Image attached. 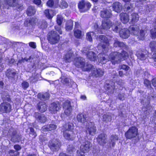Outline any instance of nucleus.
I'll return each mask as SVG.
<instances>
[{
  "label": "nucleus",
  "mask_w": 156,
  "mask_h": 156,
  "mask_svg": "<svg viewBox=\"0 0 156 156\" xmlns=\"http://www.w3.org/2000/svg\"><path fill=\"white\" fill-rule=\"evenodd\" d=\"M74 64L83 71L90 72L94 68L93 65L88 62L86 63L85 59L80 57H76L74 59Z\"/></svg>",
  "instance_id": "1"
},
{
  "label": "nucleus",
  "mask_w": 156,
  "mask_h": 156,
  "mask_svg": "<svg viewBox=\"0 0 156 156\" xmlns=\"http://www.w3.org/2000/svg\"><path fill=\"white\" fill-rule=\"evenodd\" d=\"M138 135V129L134 126L130 127L125 133V136L127 140L135 138Z\"/></svg>",
  "instance_id": "2"
},
{
  "label": "nucleus",
  "mask_w": 156,
  "mask_h": 156,
  "mask_svg": "<svg viewBox=\"0 0 156 156\" xmlns=\"http://www.w3.org/2000/svg\"><path fill=\"white\" fill-rule=\"evenodd\" d=\"M60 39V36L56 31L51 30L48 33L47 39L51 44H54L58 43Z\"/></svg>",
  "instance_id": "3"
},
{
  "label": "nucleus",
  "mask_w": 156,
  "mask_h": 156,
  "mask_svg": "<svg viewBox=\"0 0 156 156\" xmlns=\"http://www.w3.org/2000/svg\"><path fill=\"white\" fill-rule=\"evenodd\" d=\"M91 4L88 1L86 2L85 0H81L78 4V7L81 12H85L90 9Z\"/></svg>",
  "instance_id": "4"
},
{
  "label": "nucleus",
  "mask_w": 156,
  "mask_h": 156,
  "mask_svg": "<svg viewBox=\"0 0 156 156\" xmlns=\"http://www.w3.org/2000/svg\"><path fill=\"white\" fill-rule=\"evenodd\" d=\"M12 110L11 105L6 101H3L0 104V112L2 113H9Z\"/></svg>",
  "instance_id": "5"
},
{
  "label": "nucleus",
  "mask_w": 156,
  "mask_h": 156,
  "mask_svg": "<svg viewBox=\"0 0 156 156\" xmlns=\"http://www.w3.org/2000/svg\"><path fill=\"white\" fill-rule=\"evenodd\" d=\"M99 38L101 41L100 44L103 51H107L109 46V41L108 38L104 35H100Z\"/></svg>",
  "instance_id": "6"
},
{
  "label": "nucleus",
  "mask_w": 156,
  "mask_h": 156,
  "mask_svg": "<svg viewBox=\"0 0 156 156\" xmlns=\"http://www.w3.org/2000/svg\"><path fill=\"white\" fill-rule=\"evenodd\" d=\"M61 146V142L57 140L54 141L50 140L48 144V146L51 151L54 152L58 151Z\"/></svg>",
  "instance_id": "7"
},
{
  "label": "nucleus",
  "mask_w": 156,
  "mask_h": 156,
  "mask_svg": "<svg viewBox=\"0 0 156 156\" xmlns=\"http://www.w3.org/2000/svg\"><path fill=\"white\" fill-rule=\"evenodd\" d=\"M119 52L115 51L111 52L108 56V61H110L112 64L115 65L120 61L119 58Z\"/></svg>",
  "instance_id": "8"
},
{
  "label": "nucleus",
  "mask_w": 156,
  "mask_h": 156,
  "mask_svg": "<svg viewBox=\"0 0 156 156\" xmlns=\"http://www.w3.org/2000/svg\"><path fill=\"white\" fill-rule=\"evenodd\" d=\"M92 146L91 142L88 140H86L83 142L80 147V150L81 151L88 153L90 150Z\"/></svg>",
  "instance_id": "9"
},
{
  "label": "nucleus",
  "mask_w": 156,
  "mask_h": 156,
  "mask_svg": "<svg viewBox=\"0 0 156 156\" xmlns=\"http://www.w3.org/2000/svg\"><path fill=\"white\" fill-rule=\"evenodd\" d=\"M60 108V104L58 102H54L51 103L49 108V110L51 113L55 114Z\"/></svg>",
  "instance_id": "10"
},
{
  "label": "nucleus",
  "mask_w": 156,
  "mask_h": 156,
  "mask_svg": "<svg viewBox=\"0 0 156 156\" xmlns=\"http://www.w3.org/2000/svg\"><path fill=\"white\" fill-rule=\"evenodd\" d=\"M62 106L64 110L65 114L67 115H69L72 111L70 101L68 100L65 101L63 104Z\"/></svg>",
  "instance_id": "11"
},
{
  "label": "nucleus",
  "mask_w": 156,
  "mask_h": 156,
  "mask_svg": "<svg viewBox=\"0 0 156 156\" xmlns=\"http://www.w3.org/2000/svg\"><path fill=\"white\" fill-rule=\"evenodd\" d=\"M92 124L90 126H86L85 128V132L87 134H89L92 136L94 135L97 132V129L94 123H91Z\"/></svg>",
  "instance_id": "12"
},
{
  "label": "nucleus",
  "mask_w": 156,
  "mask_h": 156,
  "mask_svg": "<svg viewBox=\"0 0 156 156\" xmlns=\"http://www.w3.org/2000/svg\"><path fill=\"white\" fill-rule=\"evenodd\" d=\"M107 136L103 133L100 134L96 138L98 143L101 145L104 146L107 143Z\"/></svg>",
  "instance_id": "13"
},
{
  "label": "nucleus",
  "mask_w": 156,
  "mask_h": 156,
  "mask_svg": "<svg viewBox=\"0 0 156 156\" xmlns=\"http://www.w3.org/2000/svg\"><path fill=\"white\" fill-rule=\"evenodd\" d=\"M17 73L15 70L13 69H8L5 72V75L9 80H14Z\"/></svg>",
  "instance_id": "14"
},
{
  "label": "nucleus",
  "mask_w": 156,
  "mask_h": 156,
  "mask_svg": "<svg viewBox=\"0 0 156 156\" xmlns=\"http://www.w3.org/2000/svg\"><path fill=\"white\" fill-rule=\"evenodd\" d=\"M75 126L73 123L70 122H66L62 126V130H66L73 132L75 129Z\"/></svg>",
  "instance_id": "15"
},
{
  "label": "nucleus",
  "mask_w": 156,
  "mask_h": 156,
  "mask_svg": "<svg viewBox=\"0 0 156 156\" xmlns=\"http://www.w3.org/2000/svg\"><path fill=\"white\" fill-rule=\"evenodd\" d=\"M37 21L36 18L32 17L27 18L24 21V25L26 27H28L30 25L32 26H34Z\"/></svg>",
  "instance_id": "16"
},
{
  "label": "nucleus",
  "mask_w": 156,
  "mask_h": 156,
  "mask_svg": "<svg viewBox=\"0 0 156 156\" xmlns=\"http://www.w3.org/2000/svg\"><path fill=\"white\" fill-rule=\"evenodd\" d=\"M70 131H67L66 130H62L63 133V136L65 138L68 140H73L75 136V133L73 132H72L71 133H69Z\"/></svg>",
  "instance_id": "17"
},
{
  "label": "nucleus",
  "mask_w": 156,
  "mask_h": 156,
  "mask_svg": "<svg viewBox=\"0 0 156 156\" xmlns=\"http://www.w3.org/2000/svg\"><path fill=\"white\" fill-rule=\"evenodd\" d=\"M105 90L107 91L108 95L113 94L115 89V86L114 85H110L109 83H106L104 85Z\"/></svg>",
  "instance_id": "18"
},
{
  "label": "nucleus",
  "mask_w": 156,
  "mask_h": 156,
  "mask_svg": "<svg viewBox=\"0 0 156 156\" xmlns=\"http://www.w3.org/2000/svg\"><path fill=\"white\" fill-rule=\"evenodd\" d=\"M100 16L103 18L108 19L112 16L111 11L107 9H103L100 12Z\"/></svg>",
  "instance_id": "19"
},
{
  "label": "nucleus",
  "mask_w": 156,
  "mask_h": 156,
  "mask_svg": "<svg viewBox=\"0 0 156 156\" xmlns=\"http://www.w3.org/2000/svg\"><path fill=\"white\" fill-rule=\"evenodd\" d=\"M48 106L44 101H39L37 105V109L41 113H43L47 109Z\"/></svg>",
  "instance_id": "20"
},
{
  "label": "nucleus",
  "mask_w": 156,
  "mask_h": 156,
  "mask_svg": "<svg viewBox=\"0 0 156 156\" xmlns=\"http://www.w3.org/2000/svg\"><path fill=\"white\" fill-rule=\"evenodd\" d=\"M44 13L45 16L49 19H51L56 15V11L54 9H47L44 10Z\"/></svg>",
  "instance_id": "21"
},
{
  "label": "nucleus",
  "mask_w": 156,
  "mask_h": 156,
  "mask_svg": "<svg viewBox=\"0 0 156 156\" xmlns=\"http://www.w3.org/2000/svg\"><path fill=\"white\" fill-rule=\"evenodd\" d=\"M129 29L125 28L121 29L119 32L120 37L123 39L128 38L129 36Z\"/></svg>",
  "instance_id": "22"
},
{
  "label": "nucleus",
  "mask_w": 156,
  "mask_h": 156,
  "mask_svg": "<svg viewBox=\"0 0 156 156\" xmlns=\"http://www.w3.org/2000/svg\"><path fill=\"white\" fill-rule=\"evenodd\" d=\"M59 0H48L46 4L47 6L52 8H56L58 7Z\"/></svg>",
  "instance_id": "23"
},
{
  "label": "nucleus",
  "mask_w": 156,
  "mask_h": 156,
  "mask_svg": "<svg viewBox=\"0 0 156 156\" xmlns=\"http://www.w3.org/2000/svg\"><path fill=\"white\" fill-rule=\"evenodd\" d=\"M76 119L78 122L85 124L87 122V115L85 114L79 113L76 116Z\"/></svg>",
  "instance_id": "24"
},
{
  "label": "nucleus",
  "mask_w": 156,
  "mask_h": 156,
  "mask_svg": "<svg viewBox=\"0 0 156 156\" xmlns=\"http://www.w3.org/2000/svg\"><path fill=\"white\" fill-rule=\"evenodd\" d=\"M129 30L134 35H137L138 34L140 30L139 27L137 25H132L129 27Z\"/></svg>",
  "instance_id": "25"
},
{
  "label": "nucleus",
  "mask_w": 156,
  "mask_h": 156,
  "mask_svg": "<svg viewBox=\"0 0 156 156\" xmlns=\"http://www.w3.org/2000/svg\"><path fill=\"white\" fill-rule=\"evenodd\" d=\"M57 127V126L53 124L45 125L42 127L44 131L47 132L55 130Z\"/></svg>",
  "instance_id": "26"
},
{
  "label": "nucleus",
  "mask_w": 156,
  "mask_h": 156,
  "mask_svg": "<svg viewBox=\"0 0 156 156\" xmlns=\"http://www.w3.org/2000/svg\"><path fill=\"white\" fill-rule=\"evenodd\" d=\"M120 19L123 23H127L129 20V15L126 13L122 12L119 15Z\"/></svg>",
  "instance_id": "27"
},
{
  "label": "nucleus",
  "mask_w": 156,
  "mask_h": 156,
  "mask_svg": "<svg viewBox=\"0 0 156 156\" xmlns=\"http://www.w3.org/2000/svg\"><path fill=\"white\" fill-rule=\"evenodd\" d=\"M112 8L113 10L117 12H120L122 9V5L119 2H114L112 5Z\"/></svg>",
  "instance_id": "28"
},
{
  "label": "nucleus",
  "mask_w": 156,
  "mask_h": 156,
  "mask_svg": "<svg viewBox=\"0 0 156 156\" xmlns=\"http://www.w3.org/2000/svg\"><path fill=\"white\" fill-rule=\"evenodd\" d=\"M119 54L120 61L126 60L129 58L128 53L124 50H122L120 53L119 52Z\"/></svg>",
  "instance_id": "29"
},
{
  "label": "nucleus",
  "mask_w": 156,
  "mask_h": 156,
  "mask_svg": "<svg viewBox=\"0 0 156 156\" xmlns=\"http://www.w3.org/2000/svg\"><path fill=\"white\" fill-rule=\"evenodd\" d=\"M112 24V23L110 20H104L102 21L101 27L103 29L108 30L111 27Z\"/></svg>",
  "instance_id": "30"
},
{
  "label": "nucleus",
  "mask_w": 156,
  "mask_h": 156,
  "mask_svg": "<svg viewBox=\"0 0 156 156\" xmlns=\"http://www.w3.org/2000/svg\"><path fill=\"white\" fill-rule=\"evenodd\" d=\"M36 12V9L35 7L32 5L29 6L26 11V13L29 16L34 15Z\"/></svg>",
  "instance_id": "31"
},
{
  "label": "nucleus",
  "mask_w": 156,
  "mask_h": 156,
  "mask_svg": "<svg viewBox=\"0 0 156 156\" xmlns=\"http://www.w3.org/2000/svg\"><path fill=\"white\" fill-rule=\"evenodd\" d=\"M87 58L92 61L97 60V56L96 54L92 51H88L86 54Z\"/></svg>",
  "instance_id": "32"
},
{
  "label": "nucleus",
  "mask_w": 156,
  "mask_h": 156,
  "mask_svg": "<svg viewBox=\"0 0 156 156\" xmlns=\"http://www.w3.org/2000/svg\"><path fill=\"white\" fill-rule=\"evenodd\" d=\"M130 23L133 24H135L139 20V17L137 13L133 12L131 15Z\"/></svg>",
  "instance_id": "33"
},
{
  "label": "nucleus",
  "mask_w": 156,
  "mask_h": 156,
  "mask_svg": "<svg viewBox=\"0 0 156 156\" xmlns=\"http://www.w3.org/2000/svg\"><path fill=\"white\" fill-rule=\"evenodd\" d=\"M114 45L115 47H119L126 49L128 48V45L125 44L123 42L119 41L118 40H115V41Z\"/></svg>",
  "instance_id": "34"
},
{
  "label": "nucleus",
  "mask_w": 156,
  "mask_h": 156,
  "mask_svg": "<svg viewBox=\"0 0 156 156\" xmlns=\"http://www.w3.org/2000/svg\"><path fill=\"white\" fill-rule=\"evenodd\" d=\"M93 73L96 77H99L103 75L104 72L101 69H96L93 70Z\"/></svg>",
  "instance_id": "35"
},
{
  "label": "nucleus",
  "mask_w": 156,
  "mask_h": 156,
  "mask_svg": "<svg viewBox=\"0 0 156 156\" xmlns=\"http://www.w3.org/2000/svg\"><path fill=\"white\" fill-rule=\"evenodd\" d=\"M35 117L36 119H38L39 121L41 123H44L47 121V118L43 114H41L37 115H36Z\"/></svg>",
  "instance_id": "36"
},
{
  "label": "nucleus",
  "mask_w": 156,
  "mask_h": 156,
  "mask_svg": "<svg viewBox=\"0 0 156 156\" xmlns=\"http://www.w3.org/2000/svg\"><path fill=\"white\" fill-rule=\"evenodd\" d=\"M121 24L120 22H118L117 21H116L115 23L112 24L111 26L112 30L115 32L118 33L119 31V26Z\"/></svg>",
  "instance_id": "37"
},
{
  "label": "nucleus",
  "mask_w": 156,
  "mask_h": 156,
  "mask_svg": "<svg viewBox=\"0 0 156 156\" xmlns=\"http://www.w3.org/2000/svg\"><path fill=\"white\" fill-rule=\"evenodd\" d=\"M73 21L71 20L67 21L65 27V28L66 30H70L73 29Z\"/></svg>",
  "instance_id": "38"
},
{
  "label": "nucleus",
  "mask_w": 156,
  "mask_h": 156,
  "mask_svg": "<svg viewBox=\"0 0 156 156\" xmlns=\"http://www.w3.org/2000/svg\"><path fill=\"white\" fill-rule=\"evenodd\" d=\"M72 56V53L69 52L66 53L63 57L64 61L66 63L69 62L71 61V58Z\"/></svg>",
  "instance_id": "39"
},
{
  "label": "nucleus",
  "mask_w": 156,
  "mask_h": 156,
  "mask_svg": "<svg viewBox=\"0 0 156 156\" xmlns=\"http://www.w3.org/2000/svg\"><path fill=\"white\" fill-rule=\"evenodd\" d=\"M18 0H5V2L6 4L9 7H15L16 4Z\"/></svg>",
  "instance_id": "40"
},
{
  "label": "nucleus",
  "mask_w": 156,
  "mask_h": 156,
  "mask_svg": "<svg viewBox=\"0 0 156 156\" xmlns=\"http://www.w3.org/2000/svg\"><path fill=\"white\" fill-rule=\"evenodd\" d=\"M136 55L138 58L141 60H144L146 58V55L142 51L137 52Z\"/></svg>",
  "instance_id": "41"
},
{
  "label": "nucleus",
  "mask_w": 156,
  "mask_h": 156,
  "mask_svg": "<svg viewBox=\"0 0 156 156\" xmlns=\"http://www.w3.org/2000/svg\"><path fill=\"white\" fill-rule=\"evenodd\" d=\"M37 98L40 99H48L49 97L48 94L47 93H39L37 95Z\"/></svg>",
  "instance_id": "42"
},
{
  "label": "nucleus",
  "mask_w": 156,
  "mask_h": 156,
  "mask_svg": "<svg viewBox=\"0 0 156 156\" xmlns=\"http://www.w3.org/2000/svg\"><path fill=\"white\" fill-rule=\"evenodd\" d=\"M68 6L67 3L64 0H62L60 4L58 3V7H59L62 9H66Z\"/></svg>",
  "instance_id": "43"
},
{
  "label": "nucleus",
  "mask_w": 156,
  "mask_h": 156,
  "mask_svg": "<svg viewBox=\"0 0 156 156\" xmlns=\"http://www.w3.org/2000/svg\"><path fill=\"white\" fill-rule=\"evenodd\" d=\"M149 46L152 52L156 51V41H151L150 43Z\"/></svg>",
  "instance_id": "44"
},
{
  "label": "nucleus",
  "mask_w": 156,
  "mask_h": 156,
  "mask_svg": "<svg viewBox=\"0 0 156 156\" xmlns=\"http://www.w3.org/2000/svg\"><path fill=\"white\" fill-rule=\"evenodd\" d=\"M74 34L76 38L80 39L82 37V31L79 29H76L74 31Z\"/></svg>",
  "instance_id": "45"
},
{
  "label": "nucleus",
  "mask_w": 156,
  "mask_h": 156,
  "mask_svg": "<svg viewBox=\"0 0 156 156\" xmlns=\"http://www.w3.org/2000/svg\"><path fill=\"white\" fill-rule=\"evenodd\" d=\"M15 6H16V9L18 11H21L24 9L23 5L22 4L17 3H16V4Z\"/></svg>",
  "instance_id": "46"
},
{
  "label": "nucleus",
  "mask_w": 156,
  "mask_h": 156,
  "mask_svg": "<svg viewBox=\"0 0 156 156\" xmlns=\"http://www.w3.org/2000/svg\"><path fill=\"white\" fill-rule=\"evenodd\" d=\"M108 61L105 56H100L98 59V62L102 64L105 63Z\"/></svg>",
  "instance_id": "47"
},
{
  "label": "nucleus",
  "mask_w": 156,
  "mask_h": 156,
  "mask_svg": "<svg viewBox=\"0 0 156 156\" xmlns=\"http://www.w3.org/2000/svg\"><path fill=\"white\" fill-rule=\"evenodd\" d=\"M118 68L119 69H122L126 71H128L129 69V67L128 66L124 64L119 65Z\"/></svg>",
  "instance_id": "48"
},
{
  "label": "nucleus",
  "mask_w": 156,
  "mask_h": 156,
  "mask_svg": "<svg viewBox=\"0 0 156 156\" xmlns=\"http://www.w3.org/2000/svg\"><path fill=\"white\" fill-rule=\"evenodd\" d=\"M151 37L153 39L156 38V28H154L151 29L150 30Z\"/></svg>",
  "instance_id": "49"
},
{
  "label": "nucleus",
  "mask_w": 156,
  "mask_h": 156,
  "mask_svg": "<svg viewBox=\"0 0 156 156\" xmlns=\"http://www.w3.org/2000/svg\"><path fill=\"white\" fill-rule=\"evenodd\" d=\"M67 151L68 153L70 154H73L74 152H75V149L74 147L72 146L69 145Z\"/></svg>",
  "instance_id": "50"
},
{
  "label": "nucleus",
  "mask_w": 156,
  "mask_h": 156,
  "mask_svg": "<svg viewBox=\"0 0 156 156\" xmlns=\"http://www.w3.org/2000/svg\"><path fill=\"white\" fill-rule=\"evenodd\" d=\"M58 26H61L63 21V18L61 16L58 15L56 20Z\"/></svg>",
  "instance_id": "51"
},
{
  "label": "nucleus",
  "mask_w": 156,
  "mask_h": 156,
  "mask_svg": "<svg viewBox=\"0 0 156 156\" xmlns=\"http://www.w3.org/2000/svg\"><path fill=\"white\" fill-rule=\"evenodd\" d=\"M30 58L31 56H30L28 58L26 57H25L24 58L22 57L20 59L18 60V63L21 64L24 62H28V60L30 59Z\"/></svg>",
  "instance_id": "52"
},
{
  "label": "nucleus",
  "mask_w": 156,
  "mask_h": 156,
  "mask_svg": "<svg viewBox=\"0 0 156 156\" xmlns=\"http://www.w3.org/2000/svg\"><path fill=\"white\" fill-rule=\"evenodd\" d=\"M9 154L10 156H18L19 154V153L12 150H10L9 151Z\"/></svg>",
  "instance_id": "53"
},
{
  "label": "nucleus",
  "mask_w": 156,
  "mask_h": 156,
  "mask_svg": "<svg viewBox=\"0 0 156 156\" xmlns=\"http://www.w3.org/2000/svg\"><path fill=\"white\" fill-rule=\"evenodd\" d=\"M144 84L145 86L147 88L151 87V83L150 81L145 79L144 80Z\"/></svg>",
  "instance_id": "54"
},
{
  "label": "nucleus",
  "mask_w": 156,
  "mask_h": 156,
  "mask_svg": "<svg viewBox=\"0 0 156 156\" xmlns=\"http://www.w3.org/2000/svg\"><path fill=\"white\" fill-rule=\"evenodd\" d=\"M91 33V32H88L86 34V38L87 40L91 42L92 41V38Z\"/></svg>",
  "instance_id": "55"
},
{
  "label": "nucleus",
  "mask_w": 156,
  "mask_h": 156,
  "mask_svg": "<svg viewBox=\"0 0 156 156\" xmlns=\"http://www.w3.org/2000/svg\"><path fill=\"white\" fill-rule=\"evenodd\" d=\"M139 35L141 39L143 40L145 36L144 31V30L141 29L140 30Z\"/></svg>",
  "instance_id": "56"
},
{
  "label": "nucleus",
  "mask_w": 156,
  "mask_h": 156,
  "mask_svg": "<svg viewBox=\"0 0 156 156\" xmlns=\"http://www.w3.org/2000/svg\"><path fill=\"white\" fill-rule=\"evenodd\" d=\"M22 87L24 89L27 88L29 86V83L26 81H23L22 83Z\"/></svg>",
  "instance_id": "57"
},
{
  "label": "nucleus",
  "mask_w": 156,
  "mask_h": 156,
  "mask_svg": "<svg viewBox=\"0 0 156 156\" xmlns=\"http://www.w3.org/2000/svg\"><path fill=\"white\" fill-rule=\"evenodd\" d=\"M76 153V156H85L84 154L86 153V152L81 151L80 150V151H79V150H77Z\"/></svg>",
  "instance_id": "58"
},
{
  "label": "nucleus",
  "mask_w": 156,
  "mask_h": 156,
  "mask_svg": "<svg viewBox=\"0 0 156 156\" xmlns=\"http://www.w3.org/2000/svg\"><path fill=\"white\" fill-rule=\"evenodd\" d=\"M30 132L34 136V137H35L37 136V134L34 131V130L33 128L31 127L30 128Z\"/></svg>",
  "instance_id": "59"
},
{
  "label": "nucleus",
  "mask_w": 156,
  "mask_h": 156,
  "mask_svg": "<svg viewBox=\"0 0 156 156\" xmlns=\"http://www.w3.org/2000/svg\"><path fill=\"white\" fill-rule=\"evenodd\" d=\"M33 2L34 4L38 6L41 4V0H33Z\"/></svg>",
  "instance_id": "60"
},
{
  "label": "nucleus",
  "mask_w": 156,
  "mask_h": 156,
  "mask_svg": "<svg viewBox=\"0 0 156 156\" xmlns=\"http://www.w3.org/2000/svg\"><path fill=\"white\" fill-rule=\"evenodd\" d=\"M55 29L60 34H62V31L60 27H58L57 26H55Z\"/></svg>",
  "instance_id": "61"
},
{
  "label": "nucleus",
  "mask_w": 156,
  "mask_h": 156,
  "mask_svg": "<svg viewBox=\"0 0 156 156\" xmlns=\"http://www.w3.org/2000/svg\"><path fill=\"white\" fill-rule=\"evenodd\" d=\"M112 141L117 140H118V137L117 135H112L111 136Z\"/></svg>",
  "instance_id": "62"
},
{
  "label": "nucleus",
  "mask_w": 156,
  "mask_h": 156,
  "mask_svg": "<svg viewBox=\"0 0 156 156\" xmlns=\"http://www.w3.org/2000/svg\"><path fill=\"white\" fill-rule=\"evenodd\" d=\"M151 82L153 86H154L156 90V77L153 78L151 80Z\"/></svg>",
  "instance_id": "63"
},
{
  "label": "nucleus",
  "mask_w": 156,
  "mask_h": 156,
  "mask_svg": "<svg viewBox=\"0 0 156 156\" xmlns=\"http://www.w3.org/2000/svg\"><path fill=\"white\" fill-rule=\"evenodd\" d=\"M14 148L17 151L20 150L21 149V146L18 144L15 145L14 146Z\"/></svg>",
  "instance_id": "64"
}]
</instances>
